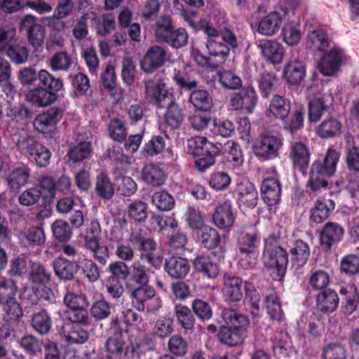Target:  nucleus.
<instances>
[{
  "mask_svg": "<svg viewBox=\"0 0 359 359\" xmlns=\"http://www.w3.org/2000/svg\"><path fill=\"white\" fill-rule=\"evenodd\" d=\"M335 203L325 197L318 198L310 210V222L311 225L318 224L325 221L334 210Z\"/></svg>",
  "mask_w": 359,
  "mask_h": 359,
  "instance_id": "obj_12",
  "label": "nucleus"
},
{
  "mask_svg": "<svg viewBox=\"0 0 359 359\" xmlns=\"http://www.w3.org/2000/svg\"><path fill=\"white\" fill-rule=\"evenodd\" d=\"M257 230L254 225L243 226L238 238L239 252L257 251Z\"/></svg>",
  "mask_w": 359,
  "mask_h": 359,
  "instance_id": "obj_24",
  "label": "nucleus"
},
{
  "mask_svg": "<svg viewBox=\"0 0 359 359\" xmlns=\"http://www.w3.org/2000/svg\"><path fill=\"white\" fill-rule=\"evenodd\" d=\"M222 316L226 324V327H245L248 323L245 316L238 314L231 309H224Z\"/></svg>",
  "mask_w": 359,
  "mask_h": 359,
  "instance_id": "obj_55",
  "label": "nucleus"
},
{
  "mask_svg": "<svg viewBox=\"0 0 359 359\" xmlns=\"http://www.w3.org/2000/svg\"><path fill=\"white\" fill-rule=\"evenodd\" d=\"M144 88L147 100L157 107H164L167 101L173 97L172 93L167 89L165 83L162 81H145Z\"/></svg>",
  "mask_w": 359,
  "mask_h": 359,
  "instance_id": "obj_6",
  "label": "nucleus"
},
{
  "mask_svg": "<svg viewBox=\"0 0 359 359\" xmlns=\"http://www.w3.org/2000/svg\"><path fill=\"white\" fill-rule=\"evenodd\" d=\"M341 129V123L336 118L324 121L318 128V135L323 138H330L338 135Z\"/></svg>",
  "mask_w": 359,
  "mask_h": 359,
  "instance_id": "obj_47",
  "label": "nucleus"
},
{
  "mask_svg": "<svg viewBox=\"0 0 359 359\" xmlns=\"http://www.w3.org/2000/svg\"><path fill=\"white\" fill-rule=\"evenodd\" d=\"M212 218L215 225L218 228L222 229L231 228L236 219L231 203L226 201L217 206Z\"/></svg>",
  "mask_w": 359,
  "mask_h": 359,
  "instance_id": "obj_15",
  "label": "nucleus"
},
{
  "mask_svg": "<svg viewBox=\"0 0 359 359\" xmlns=\"http://www.w3.org/2000/svg\"><path fill=\"white\" fill-rule=\"evenodd\" d=\"M57 313L62 321H66L65 323L82 325L89 323L90 318L88 312L83 307L73 309L71 311L60 309Z\"/></svg>",
  "mask_w": 359,
  "mask_h": 359,
  "instance_id": "obj_35",
  "label": "nucleus"
},
{
  "mask_svg": "<svg viewBox=\"0 0 359 359\" xmlns=\"http://www.w3.org/2000/svg\"><path fill=\"white\" fill-rule=\"evenodd\" d=\"M50 271L41 264L34 263L31 266L30 279L32 282L39 285H45L50 281Z\"/></svg>",
  "mask_w": 359,
  "mask_h": 359,
  "instance_id": "obj_57",
  "label": "nucleus"
},
{
  "mask_svg": "<svg viewBox=\"0 0 359 359\" xmlns=\"http://www.w3.org/2000/svg\"><path fill=\"white\" fill-rule=\"evenodd\" d=\"M331 43L327 34L322 29H314L307 34L306 46L313 52H324Z\"/></svg>",
  "mask_w": 359,
  "mask_h": 359,
  "instance_id": "obj_18",
  "label": "nucleus"
},
{
  "mask_svg": "<svg viewBox=\"0 0 359 359\" xmlns=\"http://www.w3.org/2000/svg\"><path fill=\"white\" fill-rule=\"evenodd\" d=\"M245 291L244 304L247 309L254 316L259 315L260 311V295L259 292L252 284L248 282L245 283Z\"/></svg>",
  "mask_w": 359,
  "mask_h": 359,
  "instance_id": "obj_40",
  "label": "nucleus"
},
{
  "mask_svg": "<svg viewBox=\"0 0 359 359\" xmlns=\"http://www.w3.org/2000/svg\"><path fill=\"white\" fill-rule=\"evenodd\" d=\"M289 157L294 167L303 169L309 165L310 153L304 144L295 141L290 144Z\"/></svg>",
  "mask_w": 359,
  "mask_h": 359,
  "instance_id": "obj_23",
  "label": "nucleus"
},
{
  "mask_svg": "<svg viewBox=\"0 0 359 359\" xmlns=\"http://www.w3.org/2000/svg\"><path fill=\"white\" fill-rule=\"evenodd\" d=\"M343 57V50L333 47L322 56L318 63L319 71L325 76L334 75L339 69Z\"/></svg>",
  "mask_w": 359,
  "mask_h": 359,
  "instance_id": "obj_9",
  "label": "nucleus"
},
{
  "mask_svg": "<svg viewBox=\"0 0 359 359\" xmlns=\"http://www.w3.org/2000/svg\"><path fill=\"white\" fill-rule=\"evenodd\" d=\"M263 262L266 267L273 271V279L280 281L286 271L288 262L287 252L274 240H266L263 253Z\"/></svg>",
  "mask_w": 359,
  "mask_h": 359,
  "instance_id": "obj_2",
  "label": "nucleus"
},
{
  "mask_svg": "<svg viewBox=\"0 0 359 359\" xmlns=\"http://www.w3.org/2000/svg\"><path fill=\"white\" fill-rule=\"evenodd\" d=\"M236 193L237 203L241 211L245 212L255 208L258 201V193L252 183L239 184Z\"/></svg>",
  "mask_w": 359,
  "mask_h": 359,
  "instance_id": "obj_10",
  "label": "nucleus"
},
{
  "mask_svg": "<svg viewBox=\"0 0 359 359\" xmlns=\"http://www.w3.org/2000/svg\"><path fill=\"white\" fill-rule=\"evenodd\" d=\"M317 308L323 313H332L336 310L339 298L337 294L332 290H327L320 292L316 299Z\"/></svg>",
  "mask_w": 359,
  "mask_h": 359,
  "instance_id": "obj_33",
  "label": "nucleus"
},
{
  "mask_svg": "<svg viewBox=\"0 0 359 359\" xmlns=\"http://www.w3.org/2000/svg\"><path fill=\"white\" fill-rule=\"evenodd\" d=\"M32 325L36 332L44 334L50 331L52 321L48 313L45 310H42L32 316Z\"/></svg>",
  "mask_w": 359,
  "mask_h": 359,
  "instance_id": "obj_48",
  "label": "nucleus"
},
{
  "mask_svg": "<svg viewBox=\"0 0 359 359\" xmlns=\"http://www.w3.org/2000/svg\"><path fill=\"white\" fill-rule=\"evenodd\" d=\"M172 31L173 27L169 15H162L157 20L154 32L158 41L168 42Z\"/></svg>",
  "mask_w": 359,
  "mask_h": 359,
  "instance_id": "obj_42",
  "label": "nucleus"
},
{
  "mask_svg": "<svg viewBox=\"0 0 359 359\" xmlns=\"http://www.w3.org/2000/svg\"><path fill=\"white\" fill-rule=\"evenodd\" d=\"M152 203L161 211H168L171 210L175 201L172 196L165 191H159L155 193L152 196Z\"/></svg>",
  "mask_w": 359,
  "mask_h": 359,
  "instance_id": "obj_61",
  "label": "nucleus"
},
{
  "mask_svg": "<svg viewBox=\"0 0 359 359\" xmlns=\"http://www.w3.org/2000/svg\"><path fill=\"white\" fill-rule=\"evenodd\" d=\"M286 15L287 10L285 8L270 12L259 20L257 29V32L264 36H273L280 29L283 20Z\"/></svg>",
  "mask_w": 359,
  "mask_h": 359,
  "instance_id": "obj_7",
  "label": "nucleus"
},
{
  "mask_svg": "<svg viewBox=\"0 0 359 359\" xmlns=\"http://www.w3.org/2000/svg\"><path fill=\"white\" fill-rule=\"evenodd\" d=\"M165 58V48L158 46H151L141 61V68L146 73H153L164 64Z\"/></svg>",
  "mask_w": 359,
  "mask_h": 359,
  "instance_id": "obj_11",
  "label": "nucleus"
},
{
  "mask_svg": "<svg viewBox=\"0 0 359 359\" xmlns=\"http://www.w3.org/2000/svg\"><path fill=\"white\" fill-rule=\"evenodd\" d=\"M344 233V230L341 225L334 222H327L320 233L321 243L330 247L341 240Z\"/></svg>",
  "mask_w": 359,
  "mask_h": 359,
  "instance_id": "obj_31",
  "label": "nucleus"
},
{
  "mask_svg": "<svg viewBox=\"0 0 359 359\" xmlns=\"http://www.w3.org/2000/svg\"><path fill=\"white\" fill-rule=\"evenodd\" d=\"M60 118V111L56 108H50L35 118L34 126L39 132L46 133L55 126Z\"/></svg>",
  "mask_w": 359,
  "mask_h": 359,
  "instance_id": "obj_20",
  "label": "nucleus"
},
{
  "mask_svg": "<svg viewBox=\"0 0 359 359\" xmlns=\"http://www.w3.org/2000/svg\"><path fill=\"white\" fill-rule=\"evenodd\" d=\"M91 153V147L88 142H82L71 148L67 154L69 160L77 163L87 158Z\"/></svg>",
  "mask_w": 359,
  "mask_h": 359,
  "instance_id": "obj_56",
  "label": "nucleus"
},
{
  "mask_svg": "<svg viewBox=\"0 0 359 359\" xmlns=\"http://www.w3.org/2000/svg\"><path fill=\"white\" fill-rule=\"evenodd\" d=\"M242 285V280L238 277H224L223 293L229 302H237L243 299Z\"/></svg>",
  "mask_w": 359,
  "mask_h": 359,
  "instance_id": "obj_22",
  "label": "nucleus"
},
{
  "mask_svg": "<svg viewBox=\"0 0 359 359\" xmlns=\"http://www.w3.org/2000/svg\"><path fill=\"white\" fill-rule=\"evenodd\" d=\"M193 264L197 271L203 273L208 278H215L218 276L219 269L217 265L208 256L197 257Z\"/></svg>",
  "mask_w": 359,
  "mask_h": 359,
  "instance_id": "obj_39",
  "label": "nucleus"
},
{
  "mask_svg": "<svg viewBox=\"0 0 359 359\" xmlns=\"http://www.w3.org/2000/svg\"><path fill=\"white\" fill-rule=\"evenodd\" d=\"M245 327H233L222 326L219 333L220 341L230 346H235L242 344V330Z\"/></svg>",
  "mask_w": 359,
  "mask_h": 359,
  "instance_id": "obj_38",
  "label": "nucleus"
},
{
  "mask_svg": "<svg viewBox=\"0 0 359 359\" xmlns=\"http://www.w3.org/2000/svg\"><path fill=\"white\" fill-rule=\"evenodd\" d=\"M262 198L269 206L277 204L280 200L281 188L276 177H268L263 180L261 187Z\"/></svg>",
  "mask_w": 359,
  "mask_h": 359,
  "instance_id": "obj_14",
  "label": "nucleus"
},
{
  "mask_svg": "<svg viewBox=\"0 0 359 359\" xmlns=\"http://www.w3.org/2000/svg\"><path fill=\"white\" fill-rule=\"evenodd\" d=\"M174 312L177 322L184 330H191L194 328L195 318L187 306L180 304H176Z\"/></svg>",
  "mask_w": 359,
  "mask_h": 359,
  "instance_id": "obj_44",
  "label": "nucleus"
},
{
  "mask_svg": "<svg viewBox=\"0 0 359 359\" xmlns=\"http://www.w3.org/2000/svg\"><path fill=\"white\" fill-rule=\"evenodd\" d=\"M16 292L14 280L5 277L0 278V304L4 305V310L10 320H17L22 316V311L15 299Z\"/></svg>",
  "mask_w": 359,
  "mask_h": 359,
  "instance_id": "obj_3",
  "label": "nucleus"
},
{
  "mask_svg": "<svg viewBox=\"0 0 359 359\" xmlns=\"http://www.w3.org/2000/svg\"><path fill=\"white\" fill-rule=\"evenodd\" d=\"M265 306L271 318L276 320H280L283 316L279 298L276 294H272L265 299Z\"/></svg>",
  "mask_w": 359,
  "mask_h": 359,
  "instance_id": "obj_60",
  "label": "nucleus"
},
{
  "mask_svg": "<svg viewBox=\"0 0 359 359\" xmlns=\"http://www.w3.org/2000/svg\"><path fill=\"white\" fill-rule=\"evenodd\" d=\"M283 75L290 84H300L306 76V67L302 62L297 60L290 61L284 67Z\"/></svg>",
  "mask_w": 359,
  "mask_h": 359,
  "instance_id": "obj_25",
  "label": "nucleus"
},
{
  "mask_svg": "<svg viewBox=\"0 0 359 359\" xmlns=\"http://www.w3.org/2000/svg\"><path fill=\"white\" fill-rule=\"evenodd\" d=\"M205 46L211 57H217L215 61H221L222 63L229 55V47L222 41L210 39L207 41Z\"/></svg>",
  "mask_w": 359,
  "mask_h": 359,
  "instance_id": "obj_46",
  "label": "nucleus"
},
{
  "mask_svg": "<svg viewBox=\"0 0 359 359\" xmlns=\"http://www.w3.org/2000/svg\"><path fill=\"white\" fill-rule=\"evenodd\" d=\"M95 191L99 196L104 199H110L114 194V184L105 173L97 176Z\"/></svg>",
  "mask_w": 359,
  "mask_h": 359,
  "instance_id": "obj_45",
  "label": "nucleus"
},
{
  "mask_svg": "<svg viewBox=\"0 0 359 359\" xmlns=\"http://www.w3.org/2000/svg\"><path fill=\"white\" fill-rule=\"evenodd\" d=\"M30 169L27 166L14 168L6 177L7 186L12 191H18L25 186L29 178Z\"/></svg>",
  "mask_w": 359,
  "mask_h": 359,
  "instance_id": "obj_28",
  "label": "nucleus"
},
{
  "mask_svg": "<svg viewBox=\"0 0 359 359\" xmlns=\"http://www.w3.org/2000/svg\"><path fill=\"white\" fill-rule=\"evenodd\" d=\"M128 213L130 218L135 222H142L148 216L147 205L141 201H132L128 207Z\"/></svg>",
  "mask_w": 359,
  "mask_h": 359,
  "instance_id": "obj_53",
  "label": "nucleus"
},
{
  "mask_svg": "<svg viewBox=\"0 0 359 359\" xmlns=\"http://www.w3.org/2000/svg\"><path fill=\"white\" fill-rule=\"evenodd\" d=\"M257 46L262 56L273 64L280 63L284 55V48L275 40L261 39L257 41Z\"/></svg>",
  "mask_w": 359,
  "mask_h": 359,
  "instance_id": "obj_13",
  "label": "nucleus"
},
{
  "mask_svg": "<svg viewBox=\"0 0 359 359\" xmlns=\"http://www.w3.org/2000/svg\"><path fill=\"white\" fill-rule=\"evenodd\" d=\"M54 237L60 241H67L72 237V230L66 221L57 219L51 225Z\"/></svg>",
  "mask_w": 359,
  "mask_h": 359,
  "instance_id": "obj_59",
  "label": "nucleus"
},
{
  "mask_svg": "<svg viewBox=\"0 0 359 359\" xmlns=\"http://www.w3.org/2000/svg\"><path fill=\"white\" fill-rule=\"evenodd\" d=\"M164 118L167 124L174 128L180 127L184 121V113L173 97L167 101Z\"/></svg>",
  "mask_w": 359,
  "mask_h": 359,
  "instance_id": "obj_34",
  "label": "nucleus"
},
{
  "mask_svg": "<svg viewBox=\"0 0 359 359\" xmlns=\"http://www.w3.org/2000/svg\"><path fill=\"white\" fill-rule=\"evenodd\" d=\"M188 153L194 156H203L207 153L220 154L219 147L209 142L206 137L196 136L187 141Z\"/></svg>",
  "mask_w": 359,
  "mask_h": 359,
  "instance_id": "obj_16",
  "label": "nucleus"
},
{
  "mask_svg": "<svg viewBox=\"0 0 359 359\" xmlns=\"http://www.w3.org/2000/svg\"><path fill=\"white\" fill-rule=\"evenodd\" d=\"M42 194L37 187H31L23 191L18 197L19 203L25 207L32 206L37 204Z\"/></svg>",
  "mask_w": 359,
  "mask_h": 359,
  "instance_id": "obj_58",
  "label": "nucleus"
},
{
  "mask_svg": "<svg viewBox=\"0 0 359 359\" xmlns=\"http://www.w3.org/2000/svg\"><path fill=\"white\" fill-rule=\"evenodd\" d=\"M55 276L62 280H71L74 278L79 269V261L71 262L62 257H58L53 262Z\"/></svg>",
  "mask_w": 359,
  "mask_h": 359,
  "instance_id": "obj_21",
  "label": "nucleus"
},
{
  "mask_svg": "<svg viewBox=\"0 0 359 359\" xmlns=\"http://www.w3.org/2000/svg\"><path fill=\"white\" fill-rule=\"evenodd\" d=\"M201 229L202 231L198 236V240L204 248L210 250L217 248H222L220 236L215 229L206 226Z\"/></svg>",
  "mask_w": 359,
  "mask_h": 359,
  "instance_id": "obj_41",
  "label": "nucleus"
},
{
  "mask_svg": "<svg viewBox=\"0 0 359 359\" xmlns=\"http://www.w3.org/2000/svg\"><path fill=\"white\" fill-rule=\"evenodd\" d=\"M283 146V139L277 135H264L257 137L253 144V151L257 157L269 160L279 156Z\"/></svg>",
  "mask_w": 359,
  "mask_h": 359,
  "instance_id": "obj_4",
  "label": "nucleus"
},
{
  "mask_svg": "<svg viewBox=\"0 0 359 359\" xmlns=\"http://www.w3.org/2000/svg\"><path fill=\"white\" fill-rule=\"evenodd\" d=\"M72 63V57L64 51L55 53L50 60V67L53 71H67Z\"/></svg>",
  "mask_w": 359,
  "mask_h": 359,
  "instance_id": "obj_52",
  "label": "nucleus"
},
{
  "mask_svg": "<svg viewBox=\"0 0 359 359\" xmlns=\"http://www.w3.org/2000/svg\"><path fill=\"white\" fill-rule=\"evenodd\" d=\"M257 101L255 90L251 87H246L233 95L230 100V106L233 110L252 113Z\"/></svg>",
  "mask_w": 359,
  "mask_h": 359,
  "instance_id": "obj_8",
  "label": "nucleus"
},
{
  "mask_svg": "<svg viewBox=\"0 0 359 359\" xmlns=\"http://www.w3.org/2000/svg\"><path fill=\"white\" fill-rule=\"evenodd\" d=\"M60 333L69 343L83 344L89 338L88 332L86 330L72 323H64L61 326Z\"/></svg>",
  "mask_w": 359,
  "mask_h": 359,
  "instance_id": "obj_27",
  "label": "nucleus"
},
{
  "mask_svg": "<svg viewBox=\"0 0 359 359\" xmlns=\"http://www.w3.org/2000/svg\"><path fill=\"white\" fill-rule=\"evenodd\" d=\"M330 278L327 272L323 270H316L311 272L309 285L313 289L320 290L325 288L330 283Z\"/></svg>",
  "mask_w": 359,
  "mask_h": 359,
  "instance_id": "obj_62",
  "label": "nucleus"
},
{
  "mask_svg": "<svg viewBox=\"0 0 359 359\" xmlns=\"http://www.w3.org/2000/svg\"><path fill=\"white\" fill-rule=\"evenodd\" d=\"M291 103L289 100L280 95H274L269 104L268 116H272L280 120H285L289 115Z\"/></svg>",
  "mask_w": 359,
  "mask_h": 359,
  "instance_id": "obj_30",
  "label": "nucleus"
},
{
  "mask_svg": "<svg viewBox=\"0 0 359 359\" xmlns=\"http://www.w3.org/2000/svg\"><path fill=\"white\" fill-rule=\"evenodd\" d=\"M302 36L301 30L295 25H285L283 28V41L290 46L297 45Z\"/></svg>",
  "mask_w": 359,
  "mask_h": 359,
  "instance_id": "obj_63",
  "label": "nucleus"
},
{
  "mask_svg": "<svg viewBox=\"0 0 359 359\" xmlns=\"http://www.w3.org/2000/svg\"><path fill=\"white\" fill-rule=\"evenodd\" d=\"M37 79L41 85L55 92L61 90L63 88V82L60 79L53 77L47 70L41 69L37 74Z\"/></svg>",
  "mask_w": 359,
  "mask_h": 359,
  "instance_id": "obj_54",
  "label": "nucleus"
},
{
  "mask_svg": "<svg viewBox=\"0 0 359 359\" xmlns=\"http://www.w3.org/2000/svg\"><path fill=\"white\" fill-rule=\"evenodd\" d=\"M323 355L325 359H346V350L340 344L332 343L324 348Z\"/></svg>",
  "mask_w": 359,
  "mask_h": 359,
  "instance_id": "obj_64",
  "label": "nucleus"
},
{
  "mask_svg": "<svg viewBox=\"0 0 359 359\" xmlns=\"http://www.w3.org/2000/svg\"><path fill=\"white\" fill-rule=\"evenodd\" d=\"M130 278L139 285H148L150 269L143 265L140 260L136 261L131 266Z\"/></svg>",
  "mask_w": 359,
  "mask_h": 359,
  "instance_id": "obj_51",
  "label": "nucleus"
},
{
  "mask_svg": "<svg viewBox=\"0 0 359 359\" xmlns=\"http://www.w3.org/2000/svg\"><path fill=\"white\" fill-rule=\"evenodd\" d=\"M339 157L338 152L333 149H329L323 163L320 161H316L313 163L309 180L312 191H318L327 187L328 182L325 177L334 173Z\"/></svg>",
  "mask_w": 359,
  "mask_h": 359,
  "instance_id": "obj_1",
  "label": "nucleus"
},
{
  "mask_svg": "<svg viewBox=\"0 0 359 359\" xmlns=\"http://www.w3.org/2000/svg\"><path fill=\"white\" fill-rule=\"evenodd\" d=\"M84 245L88 249L93 258L102 265L107 264L109 257V249L106 245H100L95 236L84 237Z\"/></svg>",
  "mask_w": 359,
  "mask_h": 359,
  "instance_id": "obj_29",
  "label": "nucleus"
},
{
  "mask_svg": "<svg viewBox=\"0 0 359 359\" xmlns=\"http://www.w3.org/2000/svg\"><path fill=\"white\" fill-rule=\"evenodd\" d=\"M19 150L25 155L32 156L37 151L38 148L41 145L34 137L24 133L21 134L16 141Z\"/></svg>",
  "mask_w": 359,
  "mask_h": 359,
  "instance_id": "obj_50",
  "label": "nucleus"
},
{
  "mask_svg": "<svg viewBox=\"0 0 359 359\" xmlns=\"http://www.w3.org/2000/svg\"><path fill=\"white\" fill-rule=\"evenodd\" d=\"M142 179L149 184L158 187L164 184L165 175L160 167L148 164L143 168Z\"/></svg>",
  "mask_w": 359,
  "mask_h": 359,
  "instance_id": "obj_37",
  "label": "nucleus"
},
{
  "mask_svg": "<svg viewBox=\"0 0 359 359\" xmlns=\"http://www.w3.org/2000/svg\"><path fill=\"white\" fill-rule=\"evenodd\" d=\"M165 270L172 278L182 279L190 271V265L187 259L172 257L165 265Z\"/></svg>",
  "mask_w": 359,
  "mask_h": 359,
  "instance_id": "obj_26",
  "label": "nucleus"
},
{
  "mask_svg": "<svg viewBox=\"0 0 359 359\" xmlns=\"http://www.w3.org/2000/svg\"><path fill=\"white\" fill-rule=\"evenodd\" d=\"M156 291L149 285H142L132 290L130 298L133 306L140 312H144L148 301L155 297Z\"/></svg>",
  "mask_w": 359,
  "mask_h": 359,
  "instance_id": "obj_17",
  "label": "nucleus"
},
{
  "mask_svg": "<svg viewBox=\"0 0 359 359\" xmlns=\"http://www.w3.org/2000/svg\"><path fill=\"white\" fill-rule=\"evenodd\" d=\"M20 29L26 32L28 43L34 48L42 47L46 37V29L43 25L37 22L35 15H25L20 21Z\"/></svg>",
  "mask_w": 359,
  "mask_h": 359,
  "instance_id": "obj_5",
  "label": "nucleus"
},
{
  "mask_svg": "<svg viewBox=\"0 0 359 359\" xmlns=\"http://www.w3.org/2000/svg\"><path fill=\"white\" fill-rule=\"evenodd\" d=\"M27 100L36 107H44L52 104L56 100L54 93L43 88L33 89L27 94Z\"/></svg>",
  "mask_w": 359,
  "mask_h": 359,
  "instance_id": "obj_32",
  "label": "nucleus"
},
{
  "mask_svg": "<svg viewBox=\"0 0 359 359\" xmlns=\"http://www.w3.org/2000/svg\"><path fill=\"white\" fill-rule=\"evenodd\" d=\"M189 101L196 109L201 111H207L212 106V99L209 93L203 90L193 91L190 95Z\"/></svg>",
  "mask_w": 359,
  "mask_h": 359,
  "instance_id": "obj_49",
  "label": "nucleus"
},
{
  "mask_svg": "<svg viewBox=\"0 0 359 359\" xmlns=\"http://www.w3.org/2000/svg\"><path fill=\"white\" fill-rule=\"evenodd\" d=\"M156 244L154 240L146 238L137 250L141 252L140 260H146L152 267L160 269L163 257L156 253Z\"/></svg>",
  "mask_w": 359,
  "mask_h": 359,
  "instance_id": "obj_19",
  "label": "nucleus"
},
{
  "mask_svg": "<svg viewBox=\"0 0 359 359\" xmlns=\"http://www.w3.org/2000/svg\"><path fill=\"white\" fill-rule=\"evenodd\" d=\"M333 100V97L330 94L327 97H317L313 99L309 104V119L311 121L316 122L322 116L326 110L328 104Z\"/></svg>",
  "mask_w": 359,
  "mask_h": 359,
  "instance_id": "obj_43",
  "label": "nucleus"
},
{
  "mask_svg": "<svg viewBox=\"0 0 359 359\" xmlns=\"http://www.w3.org/2000/svg\"><path fill=\"white\" fill-rule=\"evenodd\" d=\"M290 252L292 264L297 268H299L307 262L310 256V248L306 243L298 240L294 243Z\"/></svg>",
  "mask_w": 359,
  "mask_h": 359,
  "instance_id": "obj_36",
  "label": "nucleus"
}]
</instances>
